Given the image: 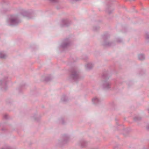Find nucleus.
Segmentation results:
<instances>
[{"instance_id": "obj_1", "label": "nucleus", "mask_w": 149, "mask_h": 149, "mask_svg": "<svg viewBox=\"0 0 149 149\" xmlns=\"http://www.w3.org/2000/svg\"><path fill=\"white\" fill-rule=\"evenodd\" d=\"M6 22L8 25L15 26L19 24L20 21L17 15H12L9 17L7 19Z\"/></svg>"}, {"instance_id": "obj_2", "label": "nucleus", "mask_w": 149, "mask_h": 149, "mask_svg": "<svg viewBox=\"0 0 149 149\" xmlns=\"http://www.w3.org/2000/svg\"><path fill=\"white\" fill-rule=\"evenodd\" d=\"M10 80L8 76H4L1 79H0V86L1 89L3 91H5L8 89L7 82Z\"/></svg>"}, {"instance_id": "obj_3", "label": "nucleus", "mask_w": 149, "mask_h": 149, "mask_svg": "<svg viewBox=\"0 0 149 149\" xmlns=\"http://www.w3.org/2000/svg\"><path fill=\"white\" fill-rule=\"evenodd\" d=\"M21 13L23 16L31 18V17H30V16L32 15L33 13L30 10H23L21 12Z\"/></svg>"}, {"instance_id": "obj_4", "label": "nucleus", "mask_w": 149, "mask_h": 149, "mask_svg": "<svg viewBox=\"0 0 149 149\" xmlns=\"http://www.w3.org/2000/svg\"><path fill=\"white\" fill-rule=\"evenodd\" d=\"M54 77L51 74H49L46 76H43L42 77V79L43 81H48L52 79Z\"/></svg>"}, {"instance_id": "obj_5", "label": "nucleus", "mask_w": 149, "mask_h": 149, "mask_svg": "<svg viewBox=\"0 0 149 149\" xmlns=\"http://www.w3.org/2000/svg\"><path fill=\"white\" fill-rule=\"evenodd\" d=\"M7 56V54L4 52H0V58L1 59L6 58Z\"/></svg>"}, {"instance_id": "obj_6", "label": "nucleus", "mask_w": 149, "mask_h": 149, "mask_svg": "<svg viewBox=\"0 0 149 149\" xmlns=\"http://www.w3.org/2000/svg\"><path fill=\"white\" fill-rule=\"evenodd\" d=\"M33 118L34 119L37 121H39L40 119V116L35 115L33 116Z\"/></svg>"}, {"instance_id": "obj_7", "label": "nucleus", "mask_w": 149, "mask_h": 149, "mask_svg": "<svg viewBox=\"0 0 149 149\" xmlns=\"http://www.w3.org/2000/svg\"><path fill=\"white\" fill-rule=\"evenodd\" d=\"M139 58L140 60H142L144 58V56L143 55L141 54L139 55Z\"/></svg>"}, {"instance_id": "obj_8", "label": "nucleus", "mask_w": 149, "mask_h": 149, "mask_svg": "<svg viewBox=\"0 0 149 149\" xmlns=\"http://www.w3.org/2000/svg\"><path fill=\"white\" fill-rule=\"evenodd\" d=\"M2 149H12L9 146H6Z\"/></svg>"}, {"instance_id": "obj_9", "label": "nucleus", "mask_w": 149, "mask_h": 149, "mask_svg": "<svg viewBox=\"0 0 149 149\" xmlns=\"http://www.w3.org/2000/svg\"><path fill=\"white\" fill-rule=\"evenodd\" d=\"M51 3H54L56 1V0H48Z\"/></svg>"}, {"instance_id": "obj_10", "label": "nucleus", "mask_w": 149, "mask_h": 149, "mask_svg": "<svg viewBox=\"0 0 149 149\" xmlns=\"http://www.w3.org/2000/svg\"><path fill=\"white\" fill-rule=\"evenodd\" d=\"M3 118L4 119H7L8 118V115L7 114H5L3 116Z\"/></svg>"}, {"instance_id": "obj_11", "label": "nucleus", "mask_w": 149, "mask_h": 149, "mask_svg": "<svg viewBox=\"0 0 149 149\" xmlns=\"http://www.w3.org/2000/svg\"><path fill=\"white\" fill-rule=\"evenodd\" d=\"M6 130V129L5 128H3L1 129L2 131H4Z\"/></svg>"}, {"instance_id": "obj_12", "label": "nucleus", "mask_w": 149, "mask_h": 149, "mask_svg": "<svg viewBox=\"0 0 149 149\" xmlns=\"http://www.w3.org/2000/svg\"><path fill=\"white\" fill-rule=\"evenodd\" d=\"M8 9H6V10H5V11H8Z\"/></svg>"}]
</instances>
